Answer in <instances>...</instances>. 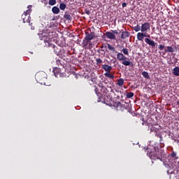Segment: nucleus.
I'll return each mask as SVG.
<instances>
[{"mask_svg": "<svg viewBox=\"0 0 179 179\" xmlns=\"http://www.w3.org/2000/svg\"><path fill=\"white\" fill-rule=\"evenodd\" d=\"M147 156H148L151 160H160L163 162L164 152L159 148L156 150V148H153L152 149L148 148L147 149Z\"/></svg>", "mask_w": 179, "mask_h": 179, "instance_id": "nucleus-1", "label": "nucleus"}, {"mask_svg": "<svg viewBox=\"0 0 179 179\" xmlns=\"http://www.w3.org/2000/svg\"><path fill=\"white\" fill-rule=\"evenodd\" d=\"M44 43H45V47H50L51 48H53L55 54L57 55L59 54V50H61V46H57L50 42V38L48 37H44Z\"/></svg>", "mask_w": 179, "mask_h": 179, "instance_id": "nucleus-2", "label": "nucleus"}, {"mask_svg": "<svg viewBox=\"0 0 179 179\" xmlns=\"http://www.w3.org/2000/svg\"><path fill=\"white\" fill-rule=\"evenodd\" d=\"M35 79L38 83L45 85V82H47V74L44 72H38L35 75Z\"/></svg>", "mask_w": 179, "mask_h": 179, "instance_id": "nucleus-3", "label": "nucleus"}, {"mask_svg": "<svg viewBox=\"0 0 179 179\" xmlns=\"http://www.w3.org/2000/svg\"><path fill=\"white\" fill-rule=\"evenodd\" d=\"M31 6H28V9L25 13H24L22 15L23 23H29V26H31L33 23H30V20H31V17H30V13H31V10L30 9Z\"/></svg>", "mask_w": 179, "mask_h": 179, "instance_id": "nucleus-4", "label": "nucleus"}, {"mask_svg": "<svg viewBox=\"0 0 179 179\" xmlns=\"http://www.w3.org/2000/svg\"><path fill=\"white\" fill-rule=\"evenodd\" d=\"M53 73L55 78H66V73L61 72V69L58 67L53 68Z\"/></svg>", "mask_w": 179, "mask_h": 179, "instance_id": "nucleus-5", "label": "nucleus"}, {"mask_svg": "<svg viewBox=\"0 0 179 179\" xmlns=\"http://www.w3.org/2000/svg\"><path fill=\"white\" fill-rule=\"evenodd\" d=\"M148 30H150V24L149 22H145L141 25V33H146Z\"/></svg>", "mask_w": 179, "mask_h": 179, "instance_id": "nucleus-6", "label": "nucleus"}, {"mask_svg": "<svg viewBox=\"0 0 179 179\" xmlns=\"http://www.w3.org/2000/svg\"><path fill=\"white\" fill-rule=\"evenodd\" d=\"M58 57H60V58H63L64 57H68L69 55V53L67 52H65V50H64V48H60V50L59 51V53L57 55Z\"/></svg>", "mask_w": 179, "mask_h": 179, "instance_id": "nucleus-7", "label": "nucleus"}, {"mask_svg": "<svg viewBox=\"0 0 179 179\" xmlns=\"http://www.w3.org/2000/svg\"><path fill=\"white\" fill-rule=\"evenodd\" d=\"M145 42L146 43V44H148V45L152 47V48H155V47L157 45V43L155 42V41L153 40L149 39V38H146L145 39Z\"/></svg>", "mask_w": 179, "mask_h": 179, "instance_id": "nucleus-8", "label": "nucleus"}, {"mask_svg": "<svg viewBox=\"0 0 179 179\" xmlns=\"http://www.w3.org/2000/svg\"><path fill=\"white\" fill-rule=\"evenodd\" d=\"M93 37H94V32H85V40H86V41H91V40H93Z\"/></svg>", "mask_w": 179, "mask_h": 179, "instance_id": "nucleus-9", "label": "nucleus"}, {"mask_svg": "<svg viewBox=\"0 0 179 179\" xmlns=\"http://www.w3.org/2000/svg\"><path fill=\"white\" fill-rule=\"evenodd\" d=\"M129 36H131V34L128 31H123L120 37L122 40H125V38H128Z\"/></svg>", "mask_w": 179, "mask_h": 179, "instance_id": "nucleus-10", "label": "nucleus"}, {"mask_svg": "<svg viewBox=\"0 0 179 179\" xmlns=\"http://www.w3.org/2000/svg\"><path fill=\"white\" fill-rule=\"evenodd\" d=\"M105 36L110 40H115V35L113 32L107 31L106 32Z\"/></svg>", "mask_w": 179, "mask_h": 179, "instance_id": "nucleus-11", "label": "nucleus"}, {"mask_svg": "<svg viewBox=\"0 0 179 179\" xmlns=\"http://www.w3.org/2000/svg\"><path fill=\"white\" fill-rule=\"evenodd\" d=\"M101 87V92L103 94V96H107L108 93H110V91L107 89V87L103 86V85H99Z\"/></svg>", "mask_w": 179, "mask_h": 179, "instance_id": "nucleus-12", "label": "nucleus"}, {"mask_svg": "<svg viewBox=\"0 0 179 179\" xmlns=\"http://www.w3.org/2000/svg\"><path fill=\"white\" fill-rule=\"evenodd\" d=\"M122 65H124V66H134V63L131 62V61H128V60H122Z\"/></svg>", "mask_w": 179, "mask_h": 179, "instance_id": "nucleus-13", "label": "nucleus"}, {"mask_svg": "<svg viewBox=\"0 0 179 179\" xmlns=\"http://www.w3.org/2000/svg\"><path fill=\"white\" fill-rule=\"evenodd\" d=\"M102 68L104 69V71H105L106 73L111 72V70L113 69V66H108V65H107V64H103V65L102 66Z\"/></svg>", "mask_w": 179, "mask_h": 179, "instance_id": "nucleus-14", "label": "nucleus"}, {"mask_svg": "<svg viewBox=\"0 0 179 179\" xmlns=\"http://www.w3.org/2000/svg\"><path fill=\"white\" fill-rule=\"evenodd\" d=\"M145 124L147 125V127H148V128L150 130V132H156V128H155L153 127V124H149V120H147V122H145Z\"/></svg>", "mask_w": 179, "mask_h": 179, "instance_id": "nucleus-15", "label": "nucleus"}, {"mask_svg": "<svg viewBox=\"0 0 179 179\" xmlns=\"http://www.w3.org/2000/svg\"><path fill=\"white\" fill-rule=\"evenodd\" d=\"M117 58L118 61H124V59H127L125 56H124V54H122L121 52L117 53Z\"/></svg>", "mask_w": 179, "mask_h": 179, "instance_id": "nucleus-16", "label": "nucleus"}, {"mask_svg": "<svg viewBox=\"0 0 179 179\" xmlns=\"http://www.w3.org/2000/svg\"><path fill=\"white\" fill-rule=\"evenodd\" d=\"M104 76H106V78H109V79H113V80H114V78H115L114 73L110 72L105 73Z\"/></svg>", "mask_w": 179, "mask_h": 179, "instance_id": "nucleus-17", "label": "nucleus"}, {"mask_svg": "<svg viewBox=\"0 0 179 179\" xmlns=\"http://www.w3.org/2000/svg\"><path fill=\"white\" fill-rule=\"evenodd\" d=\"M173 75L175 76H179V66H176L173 69Z\"/></svg>", "mask_w": 179, "mask_h": 179, "instance_id": "nucleus-18", "label": "nucleus"}, {"mask_svg": "<svg viewBox=\"0 0 179 179\" xmlns=\"http://www.w3.org/2000/svg\"><path fill=\"white\" fill-rule=\"evenodd\" d=\"M143 32H138L137 34V39L138 41H143Z\"/></svg>", "mask_w": 179, "mask_h": 179, "instance_id": "nucleus-19", "label": "nucleus"}, {"mask_svg": "<svg viewBox=\"0 0 179 179\" xmlns=\"http://www.w3.org/2000/svg\"><path fill=\"white\" fill-rule=\"evenodd\" d=\"M52 12L54 15H58V13H59V8L57 6H54L52 8Z\"/></svg>", "mask_w": 179, "mask_h": 179, "instance_id": "nucleus-20", "label": "nucleus"}, {"mask_svg": "<svg viewBox=\"0 0 179 179\" xmlns=\"http://www.w3.org/2000/svg\"><path fill=\"white\" fill-rule=\"evenodd\" d=\"M175 49L173 46H167L165 52H174Z\"/></svg>", "mask_w": 179, "mask_h": 179, "instance_id": "nucleus-21", "label": "nucleus"}, {"mask_svg": "<svg viewBox=\"0 0 179 179\" xmlns=\"http://www.w3.org/2000/svg\"><path fill=\"white\" fill-rule=\"evenodd\" d=\"M117 85L120 86V87L123 86L124 85V79L120 78L119 80H117Z\"/></svg>", "mask_w": 179, "mask_h": 179, "instance_id": "nucleus-22", "label": "nucleus"}, {"mask_svg": "<svg viewBox=\"0 0 179 179\" xmlns=\"http://www.w3.org/2000/svg\"><path fill=\"white\" fill-rule=\"evenodd\" d=\"M59 8L61 9V10H65V9L66 8V4L64 3H61L59 4Z\"/></svg>", "mask_w": 179, "mask_h": 179, "instance_id": "nucleus-23", "label": "nucleus"}, {"mask_svg": "<svg viewBox=\"0 0 179 179\" xmlns=\"http://www.w3.org/2000/svg\"><path fill=\"white\" fill-rule=\"evenodd\" d=\"M142 76H143V78H145V79H149V78H150L149 73L146 72V71H143Z\"/></svg>", "mask_w": 179, "mask_h": 179, "instance_id": "nucleus-24", "label": "nucleus"}, {"mask_svg": "<svg viewBox=\"0 0 179 179\" xmlns=\"http://www.w3.org/2000/svg\"><path fill=\"white\" fill-rule=\"evenodd\" d=\"M155 136H157V138H159V141L162 142V141H163V136H162V134L156 132L155 134Z\"/></svg>", "mask_w": 179, "mask_h": 179, "instance_id": "nucleus-25", "label": "nucleus"}, {"mask_svg": "<svg viewBox=\"0 0 179 179\" xmlns=\"http://www.w3.org/2000/svg\"><path fill=\"white\" fill-rule=\"evenodd\" d=\"M107 45H108V50H110V51H113V52L115 51V48H114L113 46H111V45H110V43H108Z\"/></svg>", "mask_w": 179, "mask_h": 179, "instance_id": "nucleus-26", "label": "nucleus"}, {"mask_svg": "<svg viewBox=\"0 0 179 179\" xmlns=\"http://www.w3.org/2000/svg\"><path fill=\"white\" fill-rule=\"evenodd\" d=\"M122 52L124 54V55H129V52H128V48H123L122 50Z\"/></svg>", "mask_w": 179, "mask_h": 179, "instance_id": "nucleus-27", "label": "nucleus"}, {"mask_svg": "<svg viewBox=\"0 0 179 179\" xmlns=\"http://www.w3.org/2000/svg\"><path fill=\"white\" fill-rule=\"evenodd\" d=\"M115 107H116V108H121L122 107V103H121V102H117L115 103Z\"/></svg>", "mask_w": 179, "mask_h": 179, "instance_id": "nucleus-28", "label": "nucleus"}, {"mask_svg": "<svg viewBox=\"0 0 179 179\" xmlns=\"http://www.w3.org/2000/svg\"><path fill=\"white\" fill-rule=\"evenodd\" d=\"M64 17V19H66V20H71L72 19V17L69 14H65Z\"/></svg>", "mask_w": 179, "mask_h": 179, "instance_id": "nucleus-29", "label": "nucleus"}, {"mask_svg": "<svg viewBox=\"0 0 179 179\" xmlns=\"http://www.w3.org/2000/svg\"><path fill=\"white\" fill-rule=\"evenodd\" d=\"M141 29V26L139 25H136L133 28V30H134V31H136V32L140 31Z\"/></svg>", "mask_w": 179, "mask_h": 179, "instance_id": "nucleus-30", "label": "nucleus"}, {"mask_svg": "<svg viewBox=\"0 0 179 179\" xmlns=\"http://www.w3.org/2000/svg\"><path fill=\"white\" fill-rule=\"evenodd\" d=\"M126 96L127 99H131V97H134V92H127Z\"/></svg>", "mask_w": 179, "mask_h": 179, "instance_id": "nucleus-31", "label": "nucleus"}, {"mask_svg": "<svg viewBox=\"0 0 179 179\" xmlns=\"http://www.w3.org/2000/svg\"><path fill=\"white\" fill-rule=\"evenodd\" d=\"M57 3V0H49V5L54 6Z\"/></svg>", "mask_w": 179, "mask_h": 179, "instance_id": "nucleus-32", "label": "nucleus"}, {"mask_svg": "<svg viewBox=\"0 0 179 179\" xmlns=\"http://www.w3.org/2000/svg\"><path fill=\"white\" fill-rule=\"evenodd\" d=\"M94 87H95L94 92H95L96 94L99 97H100V96H101V94H100V93L99 92V89H97V87H96V86H94Z\"/></svg>", "mask_w": 179, "mask_h": 179, "instance_id": "nucleus-33", "label": "nucleus"}, {"mask_svg": "<svg viewBox=\"0 0 179 179\" xmlns=\"http://www.w3.org/2000/svg\"><path fill=\"white\" fill-rule=\"evenodd\" d=\"M165 48H166V46L164 45H158V48H159V50H160V51H163V50H164Z\"/></svg>", "mask_w": 179, "mask_h": 179, "instance_id": "nucleus-34", "label": "nucleus"}, {"mask_svg": "<svg viewBox=\"0 0 179 179\" xmlns=\"http://www.w3.org/2000/svg\"><path fill=\"white\" fill-rule=\"evenodd\" d=\"M96 65H100V64H103V60L101 59H96Z\"/></svg>", "mask_w": 179, "mask_h": 179, "instance_id": "nucleus-35", "label": "nucleus"}, {"mask_svg": "<svg viewBox=\"0 0 179 179\" xmlns=\"http://www.w3.org/2000/svg\"><path fill=\"white\" fill-rule=\"evenodd\" d=\"M56 64L57 65H58V66H62V61H61L60 59L56 60Z\"/></svg>", "mask_w": 179, "mask_h": 179, "instance_id": "nucleus-36", "label": "nucleus"}, {"mask_svg": "<svg viewBox=\"0 0 179 179\" xmlns=\"http://www.w3.org/2000/svg\"><path fill=\"white\" fill-rule=\"evenodd\" d=\"M171 157H173V159L176 158L177 157V153H176L174 151H173L171 155Z\"/></svg>", "mask_w": 179, "mask_h": 179, "instance_id": "nucleus-37", "label": "nucleus"}, {"mask_svg": "<svg viewBox=\"0 0 179 179\" xmlns=\"http://www.w3.org/2000/svg\"><path fill=\"white\" fill-rule=\"evenodd\" d=\"M112 33H113V34H120L121 32H118L117 30H112Z\"/></svg>", "mask_w": 179, "mask_h": 179, "instance_id": "nucleus-38", "label": "nucleus"}, {"mask_svg": "<svg viewBox=\"0 0 179 179\" xmlns=\"http://www.w3.org/2000/svg\"><path fill=\"white\" fill-rule=\"evenodd\" d=\"M85 13H86V15H90V11L87 9L85 10Z\"/></svg>", "mask_w": 179, "mask_h": 179, "instance_id": "nucleus-39", "label": "nucleus"}, {"mask_svg": "<svg viewBox=\"0 0 179 179\" xmlns=\"http://www.w3.org/2000/svg\"><path fill=\"white\" fill-rule=\"evenodd\" d=\"M122 8H127V3H122Z\"/></svg>", "mask_w": 179, "mask_h": 179, "instance_id": "nucleus-40", "label": "nucleus"}, {"mask_svg": "<svg viewBox=\"0 0 179 179\" xmlns=\"http://www.w3.org/2000/svg\"><path fill=\"white\" fill-rule=\"evenodd\" d=\"M148 36H146V32H143V38H145V37H147Z\"/></svg>", "mask_w": 179, "mask_h": 179, "instance_id": "nucleus-41", "label": "nucleus"}, {"mask_svg": "<svg viewBox=\"0 0 179 179\" xmlns=\"http://www.w3.org/2000/svg\"><path fill=\"white\" fill-rule=\"evenodd\" d=\"M34 26H31V30H34Z\"/></svg>", "mask_w": 179, "mask_h": 179, "instance_id": "nucleus-42", "label": "nucleus"}, {"mask_svg": "<svg viewBox=\"0 0 179 179\" xmlns=\"http://www.w3.org/2000/svg\"><path fill=\"white\" fill-rule=\"evenodd\" d=\"M178 13H179V8L177 10Z\"/></svg>", "mask_w": 179, "mask_h": 179, "instance_id": "nucleus-43", "label": "nucleus"}, {"mask_svg": "<svg viewBox=\"0 0 179 179\" xmlns=\"http://www.w3.org/2000/svg\"><path fill=\"white\" fill-rule=\"evenodd\" d=\"M148 37L150 38V35H148Z\"/></svg>", "mask_w": 179, "mask_h": 179, "instance_id": "nucleus-44", "label": "nucleus"}]
</instances>
